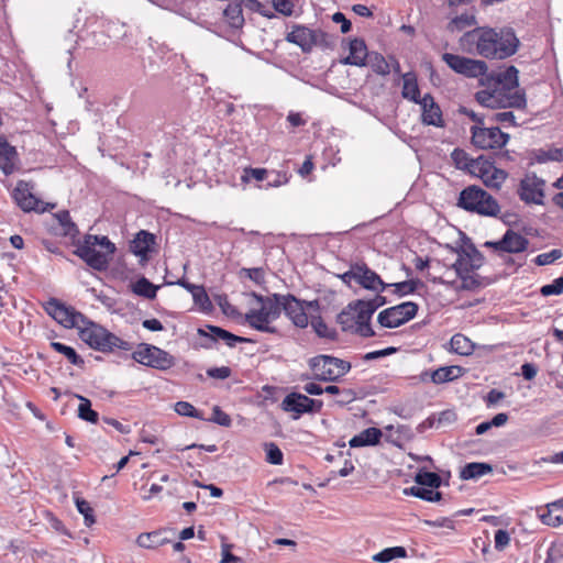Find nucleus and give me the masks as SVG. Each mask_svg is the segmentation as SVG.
<instances>
[{
  "instance_id": "obj_47",
  "label": "nucleus",
  "mask_w": 563,
  "mask_h": 563,
  "mask_svg": "<svg viewBox=\"0 0 563 563\" xmlns=\"http://www.w3.org/2000/svg\"><path fill=\"white\" fill-rule=\"evenodd\" d=\"M451 159L457 169L471 172L473 159L463 148L456 147L451 152Z\"/></svg>"
},
{
  "instance_id": "obj_19",
  "label": "nucleus",
  "mask_w": 563,
  "mask_h": 563,
  "mask_svg": "<svg viewBox=\"0 0 563 563\" xmlns=\"http://www.w3.org/2000/svg\"><path fill=\"white\" fill-rule=\"evenodd\" d=\"M356 273V283L363 287L364 289L372 291H384L389 287L380 276L371 269L365 263H355Z\"/></svg>"
},
{
  "instance_id": "obj_21",
  "label": "nucleus",
  "mask_w": 563,
  "mask_h": 563,
  "mask_svg": "<svg viewBox=\"0 0 563 563\" xmlns=\"http://www.w3.org/2000/svg\"><path fill=\"white\" fill-rule=\"evenodd\" d=\"M285 40L298 45L303 53H310L316 46L314 30L305 25H294L292 31L287 33Z\"/></svg>"
},
{
  "instance_id": "obj_23",
  "label": "nucleus",
  "mask_w": 563,
  "mask_h": 563,
  "mask_svg": "<svg viewBox=\"0 0 563 563\" xmlns=\"http://www.w3.org/2000/svg\"><path fill=\"white\" fill-rule=\"evenodd\" d=\"M271 318L267 316L266 310L261 307L260 309H251L245 313V322L254 330L277 334L278 329L269 325Z\"/></svg>"
},
{
  "instance_id": "obj_64",
  "label": "nucleus",
  "mask_w": 563,
  "mask_h": 563,
  "mask_svg": "<svg viewBox=\"0 0 563 563\" xmlns=\"http://www.w3.org/2000/svg\"><path fill=\"white\" fill-rule=\"evenodd\" d=\"M563 561V542L560 544H552L548 550L545 563H558Z\"/></svg>"
},
{
  "instance_id": "obj_53",
  "label": "nucleus",
  "mask_w": 563,
  "mask_h": 563,
  "mask_svg": "<svg viewBox=\"0 0 563 563\" xmlns=\"http://www.w3.org/2000/svg\"><path fill=\"white\" fill-rule=\"evenodd\" d=\"M175 411L179 416L196 418V419H199V420H206L205 417H203V413L201 411H199L197 408H195L188 401H183V400L181 401H177L175 404Z\"/></svg>"
},
{
  "instance_id": "obj_62",
  "label": "nucleus",
  "mask_w": 563,
  "mask_h": 563,
  "mask_svg": "<svg viewBox=\"0 0 563 563\" xmlns=\"http://www.w3.org/2000/svg\"><path fill=\"white\" fill-rule=\"evenodd\" d=\"M356 323L351 333L358 334L362 338H372L375 335V331L371 325V320H358L356 319Z\"/></svg>"
},
{
  "instance_id": "obj_44",
  "label": "nucleus",
  "mask_w": 563,
  "mask_h": 563,
  "mask_svg": "<svg viewBox=\"0 0 563 563\" xmlns=\"http://www.w3.org/2000/svg\"><path fill=\"white\" fill-rule=\"evenodd\" d=\"M477 24L476 18L473 14L463 13L453 18L446 25V30L451 33L461 32L466 27Z\"/></svg>"
},
{
  "instance_id": "obj_10",
  "label": "nucleus",
  "mask_w": 563,
  "mask_h": 563,
  "mask_svg": "<svg viewBox=\"0 0 563 563\" xmlns=\"http://www.w3.org/2000/svg\"><path fill=\"white\" fill-rule=\"evenodd\" d=\"M442 60L453 71L468 78H484L488 70L487 64L484 60L472 59L456 54L444 53Z\"/></svg>"
},
{
  "instance_id": "obj_8",
  "label": "nucleus",
  "mask_w": 563,
  "mask_h": 563,
  "mask_svg": "<svg viewBox=\"0 0 563 563\" xmlns=\"http://www.w3.org/2000/svg\"><path fill=\"white\" fill-rule=\"evenodd\" d=\"M419 310V306L413 301H405L397 306L389 307L378 313V323L388 329L398 328L413 319Z\"/></svg>"
},
{
  "instance_id": "obj_25",
  "label": "nucleus",
  "mask_w": 563,
  "mask_h": 563,
  "mask_svg": "<svg viewBox=\"0 0 563 563\" xmlns=\"http://www.w3.org/2000/svg\"><path fill=\"white\" fill-rule=\"evenodd\" d=\"M547 511L539 515L542 523L550 527L563 525V497L545 505Z\"/></svg>"
},
{
  "instance_id": "obj_57",
  "label": "nucleus",
  "mask_w": 563,
  "mask_h": 563,
  "mask_svg": "<svg viewBox=\"0 0 563 563\" xmlns=\"http://www.w3.org/2000/svg\"><path fill=\"white\" fill-rule=\"evenodd\" d=\"M225 329L213 325V324H207L206 329L199 328L197 333L200 338H209L212 341L221 340L224 334Z\"/></svg>"
},
{
  "instance_id": "obj_35",
  "label": "nucleus",
  "mask_w": 563,
  "mask_h": 563,
  "mask_svg": "<svg viewBox=\"0 0 563 563\" xmlns=\"http://www.w3.org/2000/svg\"><path fill=\"white\" fill-rule=\"evenodd\" d=\"M54 218L58 221L62 228V234L71 239L79 234L77 224L71 220L68 210H60L54 214Z\"/></svg>"
},
{
  "instance_id": "obj_39",
  "label": "nucleus",
  "mask_w": 563,
  "mask_h": 563,
  "mask_svg": "<svg viewBox=\"0 0 563 563\" xmlns=\"http://www.w3.org/2000/svg\"><path fill=\"white\" fill-rule=\"evenodd\" d=\"M223 15L231 27L240 29L244 24V16L241 3H229Z\"/></svg>"
},
{
  "instance_id": "obj_18",
  "label": "nucleus",
  "mask_w": 563,
  "mask_h": 563,
  "mask_svg": "<svg viewBox=\"0 0 563 563\" xmlns=\"http://www.w3.org/2000/svg\"><path fill=\"white\" fill-rule=\"evenodd\" d=\"M421 106V122L424 125H433L437 128H444L442 110L435 102L431 93H426L422 100L418 103Z\"/></svg>"
},
{
  "instance_id": "obj_43",
  "label": "nucleus",
  "mask_w": 563,
  "mask_h": 563,
  "mask_svg": "<svg viewBox=\"0 0 563 563\" xmlns=\"http://www.w3.org/2000/svg\"><path fill=\"white\" fill-rule=\"evenodd\" d=\"M451 349L459 355H470L474 351L473 342L462 333H456L451 338Z\"/></svg>"
},
{
  "instance_id": "obj_31",
  "label": "nucleus",
  "mask_w": 563,
  "mask_h": 563,
  "mask_svg": "<svg viewBox=\"0 0 563 563\" xmlns=\"http://www.w3.org/2000/svg\"><path fill=\"white\" fill-rule=\"evenodd\" d=\"M493 472V466L485 462L466 463L461 470L460 476L464 481L477 479Z\"/></svg>"
},
{
  "instance_id": "obj_1",
  "label": "nucleus",
  "mask_w": 563,
  "mask_h": 563,
  "mask_svg": "<svg viewBox=\"0 0 563 563\" xmlns=\"http://www.w3.org/2000/svg\"><path fill=\"white\" fill-rule=\"evenodd\" d=\"M463 45H475L478 55L493 59H505L518 51L519 40L510 27L497 32L493 27L478 26L461 37Z\"/></svg>"
},
{
  "instance_id": "obj_24",
  "label": "nucleus",
  "mask_w": 563,
  "mask_h": 563,
  "mask_svg": "<svg viewBox=\"0 0 563 563\" xmlns=\"http://www.w3.org/2000/svg\"><path fill=\"white\" fill-rule=\"evenodd\" d=\"M462 239L464 241L465 246H462L457 250L468 264V269H472L474 272L484 264L485 257L483 253L477 250L472 240L464 233L462 234Z\"/></svg>"
},
{
  "instance_id": "obj_52",
  "label": "nucleus",
  "mask_w": 563,
  "mask_h": 563,
  "mask_svg": "<svg viewBox=\"0 0 563 563\" xmlns=\"http://www.w3.org/2000/svg\"><path fill=\"white\" fill-rule=\"evenodd\" d=\"M266 454V462L272 465H282L284 463V453L274 442H266L263 444Z\"/></svg>"
},
{
  "instance_id": "obj_37",
  "label": "nucleus",
  "mask_w": 563,
  "mask_h": 563,
  "mask_svg": "<svg viewBox=\"0 0 563 563\" xmlns=\"http://www.w3.org/2000/svg\"><path fill=\"white\" fill-rule=\"evenodd\" d=\"M415 482L417 485L426 486L428 488L438 489L442 485L441 476L435 472L427 471L426 468H420L416 476Z\"/></svg>"
},
{
  "instance_id": "obj_16",
  "label": "nucleus",
  "mask_w": 563,
  "mask_h": 563,
  "mask_svg": "<svg viewBox=\"0 0 563 563\" xmlns=\"http://www.w3.org/2000/svg\"><path fill=\"white\" fill-rule=\"evenodd\" d=\"M305 300L298 299L291 294L284 295L283 311L297 328L305 329L309 324V318L303 307Z\"/></svg>"
},
{
  "instance_id": "obj_11",
  "label": "nucleus",
  "mask_w": 563,
  "mask_h": 563,
  "mask_svg": "<svg viewBox=\"0 0 563 563\" xmlns=\"http://www.w3.org/2000/svg\"><path fill=\"white\" fill-rule=\"evenodd\" d=\"M322 407V400L313 399L296 391L286 395L280 404V408L284 411L294 413V419H298L305 413H319Z\"/></svg>"
},
{
  "instance_id": "obj_63",
  "label": "nucleus",
  "mask_w": 563,
  "mask_h": 563,
  "mask_svg": "<svg viewBox=\"0 0 563 563\" xmlns=\"http://www.w3.org/2000/svg\"><path fill=\"white\" fill-rule=\"evenodd\" d=\"M250 178H253L257 181H264L266 178H268V170L265 168H245L242 180L247 181Z\"/></svg>"
},
{
  "instance_id": "obj_42",
  "label": "nucleus",
  "mask_w": 563,
  "mask_h": 563,
  "mask_svg": "<svg viewBox=\"0 0 563 563\" xmlns=\"http://www.w3.org/2000/svg\"><path fill=\"white\" fill-rule=\"evenodd\" d=\"M407 550L404 547L396 545L382 550L380 552L373 555V560L378 563H388L395 559L407 558Z\"/></svg>"
},
{
  "instance_id": "obj_38",
  "label": "nucleus",
  "mask_w": 563,
  "mask_h": 563,
  "mask_svg": "<svg viewBox=\"0 0 563 563\" xmlns=\"http://www.w3.org/2000/svg\"><path fill=\"white\" fill-rule=\"evenodd\" d=\"M51 347L57 353L64 355L69 363L77 367H84L85 361L84 358L76 352V350L69 345H66L60 342H51Z\"/></svg>"
},
{
  "instance_id": "obj_40",
  "label": "nucleus",
  "mask_w": 563,
  "mask_h": 563,
  "mask_svg": "<svg viewBox=\"0 0 563 563\" xmlns=\"http://www.w3.org/2000/svg\"><path fill=\"white\" fill-rule=\"evenodd\" d=\"M167 542L168 539L164 538L161 531L141 533L136 539L137 545L145 549H155Z\"/></svg>"
},
{
  "instance_id": "obj_17",
  "label": "nucleus",
  "mask_w": 563,
  "mask_h": 563,
  "mask_svg": "<svg viewBox=\"0 0 563 563\" xmlns=\"http://www.w3.org/2000/svg\"><path fill=\"white\" fill-rule=\"evenodd\" d=\"M460 279L461 284H457L455 280L446 282L442 277H434L432 282L435 284L448 285L456 291H474L493 283V279L488 277H483L478 274L471 275L470 273L463 274Z\"/></svg>"
},
{
  "instance_id": "obj_55",
  "label": "nucleus",
  "mask_w": 563,
  "mask_h": 563,
  "mask_svg": "<svg viewBox=\"0 0 563 563\" xmlns=\"http://www.w3.org/2000/svg\"><path fill=\"white\" fill-rule=\"evenodd\" d=\"M75 504L78 512L84 516L85 525L87 527L92 526L96 522V519L93 516V509L90 507V504L80 497L75 498Z\"/></svg>"
},
{
  "instance_id": "obj_28",
  "label": "nucleus",
  "mask_w": 563,
  "mask_h": 563,
  "mask_svg": "<svg viewBox=\"0 0 563 563\" xmlns=\"http://www.w3.org/2000/svg\"><path fill=\"white\" fill-rule=\"evenodd\" d=\"M465 368L459 365L443 366L431 372V382L433 384H444L452 382L463 375Z\"/></svg>"
},
{
  "instance_id": "obj_4",
  "label": "nucleus",
  "mask_w": 563,
  "mask_h": 563,
  "mask_svg": "<svg viewBox=\"0 0 563 563\" xmlns=\"http://www.w3.org/2000/svg\"><path fill=\"white\" fill-rule=\"evenodd\" d=\"M308 364L313 378L319 382H338L351 369L350 362L325 354L311 357Z\"/></svg>"
},
{
  "instance_id": "obj_41",
  "label": "nucleus",
  "mask_w": 563,
  "mask_h": 563,
  "mask_svg": "<svg viewBox=\"0 0 563 563\" xmlns=\"http://www.w3.org/2000/svg\"><path fill=\"white\" fill-rule=\"evenodd\" d=\"M75 396L80 401L77 410L78 418L90 423H97L99 420V413L92 409L91 401L81 395Z\"/></svg>"
},
{
  "instance_id": "obj_2",
  "label": "nucleus",
  "mask_w": 563,
  "mask_h": 563,
  "mask_svg": "<svg viewBox=\"0 0 563 563\" xmlns=\"http://www.w3.org/2000/svg\"><path fill=\"white\" fill-rule=\"evenodd\" d=\"M79 338L89 347L102 353H113L115 350L131 351L133 349L132 343L124 341L89 318L79 328Z\"/></svg>"
},
{
  "instance_id": "obj_12",
  "label": "nucleus",
  "mask_w": 563,
  "mask_h": 563,
  "mask_svg": "<svg viewBox=\"0 0 563 563\" xmlns=\"http://www.w3.org/2000/svg\"><path fill=\"white\" fill-rule=\"evenodd\" d=\"M545 180L538 177L536 173H528L520 180L517 194L527 205H543Z\"/></svg>"
},
{
  "instance_id": "obj_59",
  "label": "nucleus",
  "mask_w": 563,
  "mask_h": 563,
  "mask_svg": "<svg viewBox=\"0 0 563 563\" xmlns=\"http://www.w3.org/2000/svg\"><path fill=\"white\" fill-rule=\"evenodd\" d=\"M316 46L322 48H333L335 46L336 36L331 35L322 30H314Z\"/></svg>"
},
{
  "instance_id": "obj_3",
  "label": "nucleus",
  "mask_w": 563,
  "mask_h": 563,
  "mask_svg": "<svg viewBox=\"0 0 563 563\" xmlns=\"http://www.w3.org/2000/svg\"><path fill=\"white\" fill-rule=\"evenodd\" d=\"M457 206L485 217H496L500 211L498 201L476 185L468 186L460 192Z\"/></svg>"
},
{
  "instance_id": "obj_51",
  "label": "nucleus",
  "mask_w": 563,
  "mask_h": 563,
  "mask_svg": "<svg viewBox=\"0 0 563 563\" xmlns=\"http://www.w3.org/2000/svg\"><path fill=\"white\" fill-rule=\"evenodd\" d=\"M368 64L371 65L373 71L378 75L386 76L390 73L389 64L380 53H371L368 56Z\"/></svg>"
},
{
  "instance_id": "obj_54",
  "label": "nucleus",
  "mask_w": 563,
  "mask_h": 563,
  "mask_svg": "<svg viewBox=\"0 0 563 563\" xmlns=\"http://www.w3.org/2000/svg\"><path fill=\"white\" fill-rule=\"evenodd\" d=\"M191 296L195 305H197L201 311L209 312L213 309L212 302L203 286L200 285L198 290L191 294Z\"/></svg>"
},
{
  "instance_id": "obj_9",
  "label": "nucleus",
  "mask_w": 563,
  "mask_h": 563,
  "mask_svg": "<svg viewBox=\"0 0 563 563\" xmlns=\"http://www.w3.org/2000/svg\"><path fill=\"white\" fill-rule=\"evenodd\" d=\"M46 312L66 329L81 328L88 317L71 306H66L56 298H51L45 307Z\"/></svg>"
},
{
  "instance_id": "obj_61",
  "label": "nucleus",
  "mask_w": 563,
  "mask_h": 563,
  "mask_svg": "<svg viewBox=\"0 0 563 563\" xmlns=\"http://www.w3.org/2000/svg\"><path fill=\"white\" fill-rule=\"evenodd\" d=\"M508 108L523 109L527 106L526 93L523 90L509 91V100L506 102Z\"/></svg>"
},
{
  "instance_id": "obj_5",
  "label": "nucleus",
  "mask_w": 563,
  "mask_h": 563,
  "mask_svg": "<svg viewBox=\"0 0 563 563\" xmlns=\"http://www.w3.org/2000/svg\"><path fill=\"white\" fill-rule=\"evenodd\" d=\"M131 356L135 362L159 371H167L176 364L175 357L167 351L147 343L139 344Z\"/></svg>"
},
{
  "instance_id": "obj_32",
  "label": "nucleus",
  "mask_w": 563,
  "mask_h": 563,
  "mask_svg": "<svg viewBox=\"0 0 563 563\" xmlns=\"http://www.w3.org/2000/svg\"><path fill=\"white\" fill-rule=\"evenodd\" d=\"M498 96H500V89L499 87H495L492 90L485 89L477 91L475 93V99L483 107L489 109H503L504 103L498 101Z\"/></svg>"
},
{
  "instance_id": "obj_22",
  "label": "nucleus",
  "mask_w": 563,
  "mask_h": 563,
  "mask_svg": "<svg viewBox=\"0 0 563 563\" xmlns=\"http://www.w3.org/2000/svg\"><path fill=\"white\" fill-rule=\"evenodd\" d=\"M349 51L350 54L341 60L342 64L358 67L367 65V58L371 53L368 52L363 38L355 37L351 40L349 43Z\"/></svg>"
},
{
  "instance_id": "obj_7",
  "label": "nucleus",
  "mask_w": 563,
  "mask_h": 563,
  "mask_svg": "<svg viewBox=\"0 0 563 563\" xmlns=\"http://www.w3.org/2000/svg\"><path fill=\"white\" fill-rule=\"evenodd\" d=\"M97 235L86 234L82 241H78L74 254L82 260L90 268L97 272H104L108 269L110 258L108 254L96 250Z\"/></svg>"
},
{
  "instance_id": "obj_27",
  "label": "nucleus",
  "mask_w": 563,
  "mask_h": 563,
  "mask_svg": "<svg viewBox=\"0 0 563 563\" xmlns=\"http://www.w3.org/2000/svg\"><path fill=\"white\" fill-rule=\"evenodd\" d=\"M383 437V432L380 429L375 427H369L358 434L354 435L349 444L351 448H363V446H374L380 442Z\"/></svg>"
},
{
  "instance_id": "obj_14",
  "label": "nucleus",
  "mask_w": 563,
  "mask_h": 563,
  "mask_svg": "<svg viewBox=\"0 0 563 563\" xmlns=\"http://www.w3.org/2000/svg\"><path fill=\"white\" fill-rule=\"evenodd\" d=\"M33 186L24 180H19L13 192L12 197L16 205L25 212L36 211V212H45L47 208H40V205L43 203L42 200L36 198L31 189Z\"/></svg>"
},
{
  "instance_id": "obj_33",
  "label": "nucleus",
  "mask_w": 563,
  "mask_h": 563,
  "mask_svg": "<svg viewBox=\"0 0 563 563\" xmlns=\"http://www.w3.org/2000/svg\"><path fill=\"white\" fill-rule=\"evenodd\" d=\"M357 309L353 307V301L336 316V322L341 325L343 332H352L356 323Z\"/></svg>"
},
{
  "instance_id": "obj_50",
  "label": "nucleus",
  "mask_w": 563,
  "mask_h": 563,
  "mask_svg": "<svg viewBox=\"0 0 563 563\" xmlns=\"http://www.w3.org/2000/svg\"><path fill=\"white\" fill-rule=\"evenodd\" d=\"M353 307L357 309L356 319L358 320H371L377 310L371 299H356L353 301Z\"/></svg>"
},
{
  "instance_id": "obj_36",
  "label": "nucleus",
  "mask_w": 563,
  "mask_h": 563,
  "mask_svg": "<svg viewBox=\"0 0 563 563\" xmlns=\"http://www.w3.org/2000/svg\"><path fill=\"white\" fill-rule=\"evenodd\" d=\"M494 167L495 159L493 156L479 155L473 159L470 174L482 178L487 175L488 172H490Z\"/></svg>"
},
{
  "instance_id": "obj_58",
  "label": "nucleus",
  "mask_w": 563,
  "mask_h": 563,
  "mask_svg": "<svg viewBox=\"0 0 563 563\" xmlns=\"http://www.w3.org/2000/svg\"><path fill=\"white\" fill-rule=\"evenodd\" d=\"M563 255L562 251L559 249H553L548 253L539 254L534 260V264L538 266H544L554 263L556 260L561 258Z\"/></svg>"
},
{
  "instance_id": "obj_26",
  "label": "nucleus",
  "mask_w": 563,
  "mask_h": 563,
  "mask_svg": "<svg viewBox=\"0 0 563 563\" xmlns=\"http://www.w3.org/2000/svg\"><path fill=\"white\" fill-rule=\"evenodd\" d=\"M18 152L4 136H0V169L4 175H10L14 170V161Z\"/></svg>"
},
{
  "instance_id": "obj_15",
  "label": "nucleus",
  "mask_w": 563,
  "mask_h": 563,
  "mask_svg": "<svg viewBox=\"0 0 563 563\" xmlns=\"http://www.w3.org/2000/svg\"><path fill=\"white\" fill-rule=\"evenodd\" d=\"M156 235L146 230H140L130 243V252L140 257V263L144 265L150 260V254L154 252L156 245Z\"/></svg>"
},
{
  "instance_id": "obj_13",
  "label": "nucleus",
  "mask_w": 563,
  "mask_h": 563,
  "mask_svg": "<svg viewBox=\"0 0 563 563\" xmlns=\"http://www.w3.org/2000/svg\"><path fill=\"white\" fill-rule=\"evenodd\" d=\"M529 240L520 233L508 229L498 241H487L484 246L504 253H521L528 249Z\"/></svg>"
},
{
  "instance_id": "obj_49",
  "label": "nucleus",
  "mask_w": 563,
  "mask_h": 563,
  "mask_svg": "<svg viewBox=\"0 0 563 563\" xmlns=\"http://www.w3.org/2000/svg\"><path fill=\"white\" fill-rule=\"evenodd\" d=\"M389 287H394V292L398 295L399 297L413 294L419 286H422L423 283L418 279H408L399 283L388 284Z\"/></svg>"
},
{
  "instance_id": "obj_46",
  "label": "nucleus",
  "mask_w": 563,
  "mask_h": 563,
  "mask_svg": "<svg viewBox=\"0 0 563 563\" xmlns=\"http://www.w3.org/2000/svg\"><path fill=\"white\" fill-rule=\"evenodd\" d=\"M508 173L501 168H497L496 166L488 172L487 175L482 177L484 185L488 188L499 189L501 184L507 179Z\"/></svg>"
},
{
  "instance_id": "obj_29",
  "label": "nucleus",
  "mask_w": 563,
  "mask_h": 563,
  "mask_svg": "<svg viewBox=\"0 0 563 563\" xmlns=\"http://www.w3.org/2000/svg\"><path fill=\"white\" fill-rule=\"evenodd\" d=\"M404 86L401 90L402 98L410 100L415 103H419L422 100L420 96V89L417 80V76L412 71H408L402 75Z\"/></svg>"
},
{
  "instance_id": "obj_30",
  "label": "nucleus",
  "mask_w": 563,
  "mask_h": 563,
  "mask_svg": "<svg viewBox=\"0 0 563 563\" xmlns=\"http://www.w3.org/2000/svg\"><path fill=\"white\" fill-rule=\"evenodd\" d=\"M530 165L534 163L563 162V148L553 147L550 150L537 148L529 152Z\"/></svg>"
},
{
  "instance_id": "obj_60",
  "label": "nucleus",
  "mask_w": 563,
  "mask_h": 563,
  "mask_svg": "<svg viewBox=\"0 0 563 563\" xmlns=\"http://www.w3.org/2000/svg\"><path fill=\"white\" fill-rule=\"evenodd\" d=\"M213 423H217L221 427H230L232 424L231 417L224 412L219 406H214L212 408V417L208 419Z\"/></svg>"
},
{
  "instance_id": "obj_45",
  "label": "nucleus",
  "mask_w": 563,
  "mask_h": 563,
  "mask_svg": "<svg viewBox=\"0 0 563 563\" xmlns=\"http://www.w3.org/2000/svg\"><path fill=\"white\" fill-rule=\"evenodd\" d=\"M283 301H284V295L273 294L272 296H268V300H266V303L264 306H262L263 309L266 310V313L271 318L272 321L279 318V316L283 311Z\"/></svg>"
},
{
  "instance_id": "obj_20",
  "label": "nucleus",
  "mask_w": 563,
  "mask_h": 563,
  "mask_svg": "<svg viewBox=\"0 0 563 563\" xmlns=\"http://www.w3.org/2000/svg\"><path fill=\"white\" fill-rule=\"evenodd\" d=\"M518 74L519 70L514 65H510L504 71L486 73L485 77L481 78V82L484 85L486 81H493L496 87L511 91L519 86Z\"/></svg>"
},
{
  "instance_id": "obj_56",
  "label": "nucleus",
  "mask_w": 563,
  "mask_h": 563,
  "mask_svg": "<svg viewBox=\"0 0 563 563\" xmlns=\"http://www.w3.org/2000/svg\"><path fill=\"white\" fill-rule=\"evenodd\" d=\"M563 292V276L555 278L551 284L543 285L540 294L543 297L558 296Z\"/></svg>"
},
{
  "instance_id": "obj_6",
  "label": "nucleus",
  "mask_w": 563,
  "mask_h": 563,
  "mask_svg": "<svg viewBox=\"0 0 563 563\" xmlns=\"http://www.w3.org/2000/svg\"><path fill=\"white\" fill-rule=\"evenodd\" d=\"M470 131L471 143L478 150H501L510 139L508 133L494 125H473Z\"/></svg>"
},
{
  "instance_id": "obj_48",
  "label": "nucleus",
  "mask_w": 563,
  "mask_h": 563,
  "mask_svg": "<svg viewBox=\"0 0 563 563\" xmlns=\"http://www.w3.org/2000/svg\"><path fill=\"white\" fill-rule=\"evenodd\" d=\"M311 327L319 338H324L332 341H335L338 339L336 330L329 329L320 316L311 318Z\"/></svg>"
},
{
  "instance_id": "obj_34",
  "label": "nucleus",
  "mask_w": 563,
  "mask_h": 563,
  "mask_svg": "<svg viewBox=\"0 0 563 563\" xmlns=\"http://www.w3.org/2000/svg\"><path fill=\"white\" fill-rule=\"evenodd\" d=\"M158 288L159 286L154 285L144 276L140 277L135 283L131 285L133 294L150 300L156 298Z\"/></svg>"
}]
</instances>
